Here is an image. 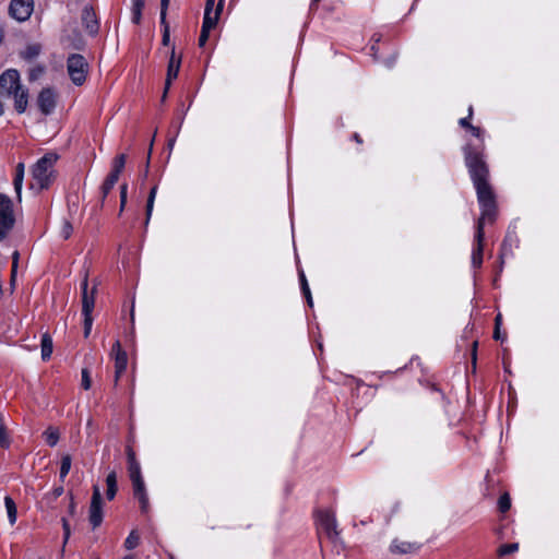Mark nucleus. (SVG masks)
Segmentation results:
<instances>
[{"instance_id": "obj_61", "label": "nucleus", "mask_w": 559, "mask_h": 559, "mask_svg": "<svg viewBox=\"0 0 559 559\" xmlns=\"http://www.w3.org/2000/svg\"><path fill=\"white\" fill-rule=\"evenodd\" d=\"M122 559H134V556L133 555H129V556L123 557Z\"/></svg>"}, {"instance_id": "obj_23", "label": "nucleus", "mask_w": 559, "mask_h": 559, "mask_svg": "<svg viewBox=\"0 0 559 559\" xmlns=\"http://www.w3.org/2000/svg\"><path fill=\"white\" fill-rule=\"evenodd\" d=\"M40 347L43 360H48L51 357L53 349L52 338L48 333L43 334Z\"/></svg>"}, {"instance_id": "obj_48", "label": "nucleus", "mask_w": 559, "mask_h": 559, "mask_svg": "<svg viewBox=\"0 0 559 559\" xmlns=\"http://www.w3.org/2000/svg\"><path fill=\"white\" fill-rule=\"evenodd\" d=\"M132 11V22L139 24L142 17V11L140 10H131Z\"/></svg>"}, {"instance_id": "obj_41", "label": "nucleus", "mask_w": 559, "mask_h": 559, "mask_svg": "<svg viewBox=\"0 0 559 559\" xmlns=\"http://www.w3.org/2000/svg\"><path fill=\"white\" fill-rule=\"evenodd\" d=\"M210 31L211 29L204 28L202 26L201 34H200V37H199V46L200 47H203L205 45V43L207 41L209 36H210Z\"/></svg>"}, {"instance_id": "obj_24", "label": "nucleus", "mask_w": 559, "mask_h": 559, "mask_svg": "<svg viewBox=\"0 0 559 559\" xmlns=\"http://www.w3.org/2000/svg\"><path fill=\"white\" fill-rule=\"evenodd\" d=\"M43 436L49 447H55L59 441L60 433L57 428L50 426L44 431Z\"/></svg>"}, {"instance_id": "obj_44", "label": "nucleus", "mask_w": 559, "mask_h": 559, "mask_svg": "<svg viewBox=\"0 0 559 559\" xmlns=\"http://www.w3.org/2000/svg\"><path fill=\"white\" fill-rule=\"evenodd\" d=\"M164 26V32H163V45L167 46L169 44V40H170V34H169V25L168 23L165 21V24H162Z\"/></svg>"}, {"instance_id": "obj_30", "label": "nucleus", "mask_w": 559, "mask_h": 559, "mask_svg": "<svg viewBox=\"0 0 559 559\" xmlns=\"http://www.w3.org/2000/svg\"><path fill=\"white\" fill-rule=\"evenodd\" d=\"M61 523H62V528H63V543H62V548H61L60 555L63 556L66 545L68 544L69 538L71 536V528H70L69 521L66 518L61 519Z\"/></svg>"}, {"instance_id": "obj_62", "label": "nucleus", "mask_w": 559, "mask_h": 559, "mask_svg": "<svg viewBox=\"0 0 559 559\" xmlns=\"http://www.w3.org/2000/svg\"><path fill=\"white\" fill-rule=\"evenodd\" d=\"M152 147H153V142L150 144V152H152ZM151 153H148L150 155Z\"/></svg>"}, {"instance_id": "obj_34", "label": "nucleus", "mask_w": 559, "mask_h": 559, "mask_svg": "<svg viewBox=\"0 0 559 559\" xmlns=\"http://www.w3.org/2000/svg\"><path fill=\"white\" fill-rule=\"evenodd\" d=\"M500 512L504 513L511 508V499L509 493H503L498 501Z\"/></svg>"}, {"instance_id": "obj_45", "label": "nucleus", "mask_w": 559, "mask_h": 559, "mask_svg": "<svg viewBox=\"0 0 559 559\" xmlns=\"http://www.w3.org/2000/svg\"><path fill=\"white\" fill-rule=\"evenodd\" d=\"M44 72V68L43 67H36L34 69L31 70L29 72V79L31 80H36L37 78H39Z\"/></svg>"}, {"instance_id": "obj_29", "label": "nucleus", "mask_w": 559, "mask_h": 559, "mask_svg": "<svg viewBox=\"0 0 559 559\" xmlns=\"http://www.w3.org/2000/svg\"><path fill=\"white\" fill-rule=\"evenodd\" d=\"M139 543H140V535L138 534V532L135 530H133V531H131L129 536L126 538L124 547L128 550H131V549H134L135 547H138Z\"/></svg>"}, {"instance_id": "obj_4", "label": "nucleus", "mask_w": 559, "mask_h": 559, "mask_svg": "<svg viewBox=\"0 0 559 559\" xmlns=\"http://www.w3.org/2000/svg\"><path fill=\"white\" fill-rule=\"evenodd\" d=\"M477 199L481 207V214L478 218L477 225L485 226L486 223H492L497 216L496 195L489 181L474 185Z\"/></svg>"}, {"instance_id": "obj_22", "label": "nucleus", "mask_w": 559, "mask_h": 559, "mask_svg": "<svg viewBox=\"0 0 559 559\" xmlns=\"http://www.w3.org/2000/svg\"><path fill=\"white\" fill-rule=\"evenodd\" d=\"M24 170L25 166L24 163H19L15 169V177L13 180L14 189L17 195V200L21 201V192H22V186H23V179H24Z\"/></svg>"}, {"instance_id": "obj_37", "label": "nucleus", "mask_w": 559, "mask_h": 559, "mask_svg": "<svg viewBox=\"0 0 559 559\" xmlns=\"http://www.w3.org/2000/svg\"><path fill=\"white\" fill-rule=\"evenodd\" d=\"M81 385L84 390H90L92 386V380L90 376V371L87 369H82V381Z\"/></svg>"}, {"instance_id": "obj_18", "label": "nucleus", "mask_w": 559, "mask_h": 559, "mask_svg": "<svg viewBox=\"0 0 559 559\" xmlns=\"http://www.w3.org/2000/svg\"><path fill=\"white\" fill-rule=\"evenodd\" d=\"M222 9H223V0H219L218 4L214 11L205 10L202 26L204 28L213 29L218 22Z\"/></svg>"}, {"instance_id": "obj_53", "label": "nucleus", "mask_w": 559, "mask_h": 559, "mask_svg": "<svg viewBox=\"0 0 559 559\" xmlns=\"http://www.w3.org/2000/svg\"><path fill=\"white\" fill-rule=\"evenodd\" d=\"M302 292L308 300V304L312 306V297L309 287L302 288Z\"/></svg>"}, {"instance_id": "obj_31", "label": "nucleus", "mask_w": 559, "mask_h": 559, "mask_svg": "<svg viewBox=\"0 0 559 559\" xmlns=\"http://www.w3.org/2000/svg\"><path fill=\"white\" fill-rule=\"evenodd\" d=\"M72 459L69 454H66L61 459L60 466V479L63 480L71 468Z\"/></svg>"}, {"instance_id": "obj_33", "label": "nucleus", "mask_w": 559, "mask_h": 559, "mask_svg": "<svg viewBox=\"0 0 559 559\" xmlns=\"http://www.w3.org/2000/svg\"><path fill=\"white\" fill-rule=\"evenodd\" d=\"M518 549H519L518 543L504 544V545L500 546V548L498 549V555L507 556V555L518 551Z\"/></svg>"}, {"instance_id": "obj_21", "label": "nucleus", "mask_w": 559, "mask_h": 559, "mask_svg": "<svg viewBox=\"0 0 559 559\" xmlns=\"http://www.w3.org/2000/svg\"><path fill=\"white\" fill-rule=\"evenodd\" d=\"M106 497L108 500H112L116 497L118 486H117V474L115 471L108 473L106 477Z\"/></svg>"}, {"instance_id": "obj_52", "label": "nucleus", "mask_w": 559, "mask_h": 559, "mask_svg": "<svg viewBox=\"0 0 559 559\" xmlns=\"http://www.w3.org/2000/svg\"><path fill=\"white\" fill-rule=\"evenodd\" d=\"M302 292L308 300V304L312 306V297L309 287L302 288Z\"/></svg>"}, {"instance_id": "obj_54", "label": "nucleus", "mask_w": 559, "mask_h": 559, "mask_svg": "<svg viewBox=\"0 0 559 559\" xmlns=\"http://www.w3.org/2000/svg\"><path fill=\"white\" fill-rule=\"evenodd\" d=\"M62 493H63V487L55 488L53 491H52V495H53L55 498L60 497Z\"/></svg>"}, {"instance_id": "obj_20", "label": "nucleus", "mask_w": 559, "mask_h": 559, "mask_svg": "<svg viewBox=\"0 0 559 559\" xmlns=\"http://www.w3.org/2000/svg\"><path fill=\"white\" fill-rule=\"evenodd\" d=\"M14 98V107L19 114H22L25 111L27 104H28V95L27 91L21 87L16 92L12 93Z\"/></svg>"}, {"instance_id": "obj_49", "label": "nucleus", "mask_w": 559, "mask_h": 559, "mask_svg": "<svg viewBox=\"0 0 559 559\" xmlns=\"http://www.w3.org/2000/svg\"><path fill=\"white\" fill-rule=\"evenodd\" d=\"M19 259H20L19 251H14L13 254H12V269L11 270L17 271Z\"/></svg>"}, {"instance_id": "obj_5", "label": "nucleus", "mask_w": 559, "mask_h": 559, "mask_svg": "<svg viewBox=\"0 0 559 559\" xmlns=\"http://www.w3.org/2000/svg\"><path fill=\"white\" fill-rule=\"evenodd\" d=\"M58 155L47 153L32 168V176L39 190L47 189L55 180V164Z\"/></svg>"}, {"instance_id": "obj_35", "label": "nucleus", "mask_w": 559, "mask_h": 559, "mask_svg": "<svg viewBox=\"0 0 559 559\" xmlns=\"http://www.w3.org/2000/svg\"><path fill=\"white\" fill-rule=\"evenodd\" d=\"M127 192H128V186L127 183H123L120 186V209H119V215L124 211L126 204H127Z\"/></svg>"}, {"instance_id": "obj_46", "label": "nucleus", "mask_w": 559, "mask_h": 559, "mask_svg": "<svg viewBox=\"0 0 559 559\" xmlns=\"http://www.w3.org/2000/svg\"><path fill=\"white\" fill-rule=\"evenodd\" d=\"M120 174L110 171L105 180H107L109 183L116 185L119 179Z\"/></svg>"}, {"instance_id": "obj_3", "label": "nucleus", "mask_w": 559, "mask_h": 559, "mask_svg": "<svg viewBox=\"0 0 559 559\" xmlns=\"http://www.w3.org/2000/svg\"><path fill=\"white\" fill-rule=\"evenodd\" d=\"M128 461V473L132 483L133 496L139 501L142 513H148L150 500L145 483L141 473V466L136 460L134 450L128 445L126 449Z\"/></svg>"}, {"instance_id": "obj_43", "label": "nucleus", "mask_w": 559, "mask_h": 559, "mask_svg": "<svg viewBox=\"0 0 559 559\" xmlns=\"http://www.w3.org/2000/svg\"><path fill=\"white\" fill-rule=\"evenodd\" d=\"M115 185L109 183L107 180L104 181L100 190H102V198L103 200L109 194V192L112 190Z\"/></svg>"}, {"instance_id": "obj_9", "label": "nucleus", "mask_w": 559, "mask_h": 559, "mask_svg": "<svg viewBox=\"0 0 559 559\" xmlns=\"http://www.w3.org/2000/svg\"><path fill=\"white\" fill-rule=\"evenodd\" d=\"M88 520L93 528L98 527L103 522V498L97 485L93 487V493L88 510Z\"/></svg>"}, {"instance_id": "obj_60", "label": "nucleus", "mask_w": 559, "mask_h": 559, "mask_svg": "<svg viewBox=\"0 0 559 559\" xmlns=\"http://www.w3.org/2000/svg\"><path fill=\"white\" fill-rule=\"evenodd\" d=\"M501 325V314L499 313L495 319V326L500 328Z\"/></svg>"}, {"instance_id": "obj_64", "label": "nucleus", "mask_w": 559, "mask_h": 559, "mask_svg": "<svg viewBox=\"0 0 559 559\" xmlns=\"http://www.w3.org/2000/svg\"><path fill=\"white\" fill-rule=\"evenodd\" d=\"M319 1H320V0H313V2H316V3H317V2H319Z\"/></svg>"}, {"instance_id": "obj_15", "label": "nucleus", "mask_w": 559, "mask_h": 559, "mask_svg": "<svg viewBox=\"0 0 559 559\" xmlns=\"http://www.w3.org/2000/svg\"><path fill=\"white\" fill-rule=\"evenodd\" d=\"M82 23L90 35H96L99 29L97 16L92 7L86 5L82 11Z\"/></svg>"}, {"instance_id": "obj_17", "label": "nucleus", "mask_w": 559, "mask_h": 559, "mask_svg": "<svg viewBox=\"0 0 559 559\" xmlns=\"http://www.w3.org/2000/svg\"><path fill=\"white\" fill-rule=\"evenodd\" d=\"M181 59L180 57H176L175 49L171 50V56L168 62V69H167V78L165 83V92H167L169 85L171 84V81L175 80L178 76L179 69H180ZM166 93H164L165 95Z\"/></svg>"}, {"instance_id": "obj_59", "label": "nucleus", "mask_w": 559, "mask_h": 559, "mask_svg": "<svg viewBox=\"0 0 559 559\" xmlns=\"http://www.w3.org/2000/svg\"><path fill=\"white\" fill-rule=\"evenodd\" d=\"M353 139L354 141H356V143L358 144H361L362 143V139L360 138V135L358 133H354L353 134Z\"/></svg>"}, {"instance_id": "obj_10", "label": "nucleus", "mask_w": 559, "mask_h": 559, "mask_svg": "<svg viewBox=\"0 0 559 559\" xmlns=\"http://www.w3.org/2000/svg\"><path fill=\"white\" fill-rule=\"evenodd\" d=\"M110 357L115 360V384L127 369L128 356L120 341H116L110 350Z\"/></svg>"}, {"instance_id": "obj_6", "label": "nucleus", "mask_w": 559, "mask_h": 559, "mask_svg": "<svg viewBox=\"0 0 559 559\" xmlns=\"http://www.w3.org/2000/svg\"><path fill=\"white\" fill-rule=\"evenodd\" d=\"M88 69V62L82 55L73 53L68 57V74L75 85L80 86L86 81Z\"/></svg>"}, {"instance_id": "obj_14", "label": "nucleus", "mask_w": 559, "mask_h": 559, "mask_svg": "<svg viewBox=\"0 0 559 559\" xmlns=\"http://www.w3.org/2000/svg\"><path fill=\"white\" fill-rule=\"evenodd\" d=\"M37 104L44 115L52 112L56 106V96L50 88L43 90L37 98Z\"/></svg>"}, {"instance_id": "obj_27", "label": "nucleus", "mask_w": 559, "mask_h": 559, "mask_svg": "<svg viewBox=\"0 0 559 559\" xmlns=\"http://www.w3.org/2000/svg\"><path fill=\"white\" fill-rule=\"evenodd\" d=\"M40 52V46L37 44L28 45L22 52L21 56L25 60H33L35 59Z\"/></svg>"}, {"instance_id": "obj_8", "label": "nucleus", "mask_w": 559, "mask_h": 559, "mask_svg": "<svg viewBox=\"0 0 559 559\" xmlns=\"http://www.w3.org/2000/svg\"><path fill=\"white\" fill-rule=\"evenodd\" d=\"M316 520L318 530L323 532L328 538L335 540L338 537L337 521L332 510H318Z\"/></svg>"}, {"instance_id": "obj_55", "label": "nucleus", "mask_w": 559, "mask_h": 559, "mask_svg": "<svg viewBox=\"0 0 559 559\" xmlns=\"http://www.w3.org/2000/svg\"><path fill=\"white\" fill-rule=\"evenodd\" d=\"M69 513L71 515H74V513H75V502H74L73 498H71V502L69 504Z\"/></svg>"}, {"instance_id": "obj_16", "label": "nucleus", "mask_w": 559, "mask_h": 559, "mask_svg": "<svg viewBox=\"0 0 559 559\" xmlns=\"http://www.w3.org/2000/svg\"><path fill=\"white\" fill-rule=\"evenodd\" d=\"M484 237H485L484 226L477 225L476 234H475L476 247L474 248L473 254H472V261H473L474 266H476V267H479L483 262Z\"/></svg>"}, {"instance_id": "obj_1", "label": "nucleus", "mask_w": 559, "mask_h": 559, "mask_svg": "<svg viewBox=\"0 0 559 559\" xmlns=\"http://www.w3.org/2000/svg\"><path fill=\"white\" fill-rule=\"evenodd\" d=\"M465 165L468 169L473 183L489 181V168L485 160V143L464 146Z\"/></svg>"}, {"instance_id": "obj_36", "label": "nucleus", "mask_w": 559, "mask_h": 559, "mask_svg": "<svg viewBox=\"0 0 559 559\" xmlns=\"http://www.w3.org/2000/svg\"><path fill=\"white\" fill-rule=\"evenodd\" d=\"M72 231H73L72 224L69 221H64L61 226V229H60V236L63 239H68L71 236Z\"/></svg>"}, {"instance_id": "obj_26", "label": "nucleus", "mask_w": 559, "mask_h": 559, "mask_svg": "<svg viewBox=\"0 0 559 559\" xmlns=\"http://www.w3.org/2000/svg\"><path fill=\"white\" fill-rule=\"evenodd\" d=\"M156 193H157V187L155 186L151 189L148 198H147L145 225H147L151 219Z\"/></svg>"}, {"instance_id": "obj_7", "label": "nucleus", "mask_w": 559, "mask_h": 559, "mask_svg": "<svg viewBox=\"0 0 559 559\" xmlns=\"http://www.w3.org/2000/svg\"><path fill=\"white\" fill-rule=\"evenodd\" d=\"M14 223L13 203L8 195L0 193V241L7 238Z\"/></svg>"}, {"instance_id": "obj_51", "label": "nucleus", "mask_w": 559, "mask_h": 559, "mask_svg": "<svg viewBox=\"0 0 559 559\" xmlns=\"http://www.w3.org/2000/svg\"><path fill=\"white\" fill-rule=\"evenodd\" d=\"M476 349H477V342L475 341L473 343V348H472V364H473L474 369L476 368Z\"/></svg>"}, {"instance_id": "obj_50", "label": "nucleus", "mask_w": 559, "mask_h": 559, "mask_svg": "<svg viewBox=\"0 0 559 559\" xmlns=\"http://www.w3.org/2000/svg\"><path fill=\"white\" fill-rule=\"evenodd\" d=\"M145 0H132V9L131 10H140L144 8Z\"/></svg>"}, {"instance_id": "obj_12", "label": "nucleus", "mask_w": 559, "mask_h": 559, "mask_svg": "<svg viewBox=\"0 0 559 559\" xmlns=\"http://www.w3.org/2000/svg\"><path fill=\"white\" fill-rule=\"evenodd\" d=\"M0 87L9 96H11L12 93L16 92L17 90H20L22 85L20 84L19 72L13 69L7 70L0 76Z\"/></svg>"}, {"instance_id": "obj_42", "label": "nucleus", "mask_w": 559, "mask_h": 559, "mask_svg": "<svg viewBox=\"0 0 559 559\" xmlns=\"http://www.w3.org/2000/svg\"><path fill=\"white\" fill-rule=\"evenodd\" d=\"M468 131L479 140V143L484 142V131L479 127L472 126Z\"/></svg>"}, {"instance_id": "obj_47", "label": "nucleus", "mask_w": 559, "mask_h": 559, "mask_svg": "<svg viewBox=\"0 0 559 559\" xmlns=\"http://www.w3.org/2000/svg\"><path fill=\"white\" fill-rule=\"evenodd\" d=\"M16 274H17V271L11 270V277H10V290H11V293H13L14 289H15Z\"/></svg>"}, {"instance_id": "obj_57", "label": "nucleus", "mask_w": 559, "mask_h": 559, "mask_svg": "<svg viewBox=\"0 0 559 559\" xmlns=\"http://www.w3.org/2000/svg\"><path fill=\"white\" fill-rule=\"evenodd\" d=\"M300 282H301V288H306V287H309L308 286V282L306 280V276L304 273L300 274Z\"/></svg>"}, {"instance_id": "obj_13", "label": "nucleus", "mask_w": 559, "mask_h": 559, "mask_svg": "<svg viewBox=\"0 0 559 559\" xmlns=\"http://www.w3.org/2000/svg\"><path fill=\"white\" fill-rule=\"evenodd\" d=\"M96 285L88 290L87 274L82 282V312L83 316H92L95 306Z\"/></svg>"}, {"instance_id": "obj_32", "label": "nucleus", "mask_w": 559, "mask_h": 559, "mask_svg": "<svg viewBox=\"0 0 559 559\" xmlns=\"http://www.w3.org/2000/svg\"><path fill=\"white\" fill-rule=\"evenodd\" d=\"M126 160H127L126 154H120V155L116 156L115 159L112 160V169L111 170L115 173L121 174L124 168Z\"/></svg>"}, {"instance_id": "obj_63", "label": "nucleus", "mask_w": 559, "mask_h": 559, "mask_svg": "<svg viewBox=\"0 0 559 559\" xmlns=\"http://www.w3.org/2000/svg\"><path fill=\"white\" fill-rule=\"evenodd\" d=\"M2 294V284L0 283V295Z\"/></svg>"}, {"instance_id": "obj_19", "label": "nucleus", "mask_w": 559, "mask_h": 559, "mask_svg": "<svg viewBox=\"0 0 559 559\" xmlns=\"http://www.w3.org/2000/svg\"><path fill=\"white\" fill-rule=\"evenodd\" d=\"M418 548L419 545L417 543L401 539H394L391 545V551L401 555L415 552Z\"/></svg>"}, {"instance_id": "obj_25", "label": "nucleus", "mask_w": 559, "mask_h": 559, "mask_svg": "<svg viewBox=\"0 0 559 559\" xmlns=\"http://www.w3.org/2000/svg\"><path fill=\"white\" fill-rule=\"evenodd\" d=\"M4 504H5L9 521L13 525L16 522V518H17V510H16L15 502L13 501V499L11 497H5Z\"/></svg>"}, {"instance_id": "obj_58", "label": "nucleus", "mask_w": 559, "mask_h": 559, "mask_svg": "<svg viewBox=\"0 0 559 559\" xmlns=\"http://www.w3.org/2000/svg\"><path fill=\"white\" fill-rule=\"evenodd\" d=\"M493 338L501 340L500 328H498V326H495Z\"/></svg>"}, {"instance_id": "obj_11", "label": "nucleus", "mask_w": 559, "mask_h": 559, "mask_svg": "<svg viewBox=\"0 0 559 559\" xmlns=\"http://www.w3.org/2000/svg\"><path fill=\"white\" fill-rule=\"evenodd\" d=\"M9 10L15 20L26 21L33 12V0H12Z\"/></svg>"}, {"instance_id": "obj_2", "label": "nucleus", "mask_w": 559, "mask_h": 559, "mask_svg": "<svg viewBox=\"0 0 559 559\" xmlns=\"http://www.w3.org/2000/svg\"><path fill=\"white\" fill-rule=\"evenodd\" d=\"M465 165L468 169L473 183L489 181V168L485 160V143L464 146Z\"/></svg>"}, {"instance_id": "obj_39", "label": "nucleus", "mask_w": 559, "mask_h": 559, "mask_svg": "<svg viewBox=\"0 0 559 559\" xmlns=\"http://www.w3.org/2000/svg\"><path fill=\"white\" fill-rule=\"evenodd\" d=\"M92 324H93V317L84 316V337H88V335L92 331Z\"/></svg>"}, {"instance_id": "obj_28", "label": "nucleus", "mask_w": 559, "mask_h": 559, "mask_svg": "<svg viewBox=\"0 0 559 559\" xmlns=\"http://www.w3.org/2000/svg\"><path fill=\"white\" fill-rule=\"evenodd\" d=\"M9 445H10V438L8 436L7 426L4 424L2 414H0V447L9 448Z\"/></svg>"}, {"instance_id": "obj_38", "label": "nucleus", "mask_w": 559, "mask_h": 559, "mask_svg": "<svg viewBox=\"0 0 559 559\" xmlns=\"http://www.w3.org/2000/svg\"><path fill=\"white\" fill-rule=\"evenodd\" d=\"M472 117H473V107L471 106V107L468 108V116H467V117H465V118H461V119L459 120L460 126H461L462 128H465V129H467V130H468V129L473 126V124H471V123H469V120L472 119Z\"/></svg>"}, {"instance_id": "obj_56", "label": "nucleus", "mask_w": 559, "mask_h": 559, "mask_svg": "<svg viewBox=\"0 0 559 559\" xmlns=\"http://www.w3.org/2000/svg\"><path fill=\"white\" fill-rule=\"evenodd\" d=\"M214 2H215V0H206L205 10L214 11V9H213Z\"/></svg>"}, {"instance_id": "obj_40", "label": "nucleus", "mask_w": 559, "mask_h": 559, "mask_svg": "<svg viewBox=\"0 0 559 559\" xmlns=\"http://www.w3.org/2000/svg\"><path fill=\"white\" fill-rule=\"evenodd\" d=\"M169 2H170V0H160V23L162 24H165Z\"/></svg>"}]
</instances>
